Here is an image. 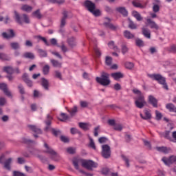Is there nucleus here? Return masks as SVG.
<instances>
[{
  "label": "nucleus",
  "instance_id": "obj_1",
  "mask_svg": "<svg viewBox=\"0 0 176 176\" xmlns=\"http://www.w3.org/2000/svg\"><path fill=\"white\" fill-rule=\"evenodd\" d=\"M73 164L76 170H79V164H81L84 168L90 170L91 171L93 168H97V167H98V164L94 162L93 160H82L78 158H74L73 160Z\"/></svg>",
  "mask_w": 176,
  "mask_h": 176
},
{
  "label": "nucleus",
  "instance_id": "obj_2",
  "mask_svg": "<svg viewBox=\"0 0 176 176\" xmlns=\"http://www.w3.org/2000/svg\"><path fill=\"white\" fill-rule=\"evenodd\" d=\"M133 92L134 94H136L135 104L137 108L142 109L146 105V101H145V98L144 97V94L141 92V91L135 88L133 89Z\"/></svg>",
  "mask_w": 176,
  "mask_h": 176
},
{
  "label": "nucleus",
  "instance_id": "obj_3",
  "mask_svg": "<svg viewBox=\"0 0 176 176\" xmlns=\"http://www.w3.org/2000/svg\"><path fill=\"white\" fill-rule=\"evenodd\" d=\"M148 78H151L153 80H157L158 83L162 85L164 89L166 90H168V87L167 86V83H166V78L160 74H148Z\"/></svg>",
  "mask_w": 176,
  "mask_h": 176
},
{
  "label": "nucleus",
  "instance_id": "obj_4",
  "mask_svg": "<svg viewBox=\"0 0 176 176\" xmlns=\"http://www.w3.org/2000/svg\"><path fill=\"white\" fill-rule=\"evenodd\" d=\"M14 14L15 20L19 24H23V23H25V24H30V23H31L30 16H28V15L23 14L21 16H20V14H18L16 11H14Z\"/></svg>",
  "mask_w": 176,
  "mask_h": 176
},
{
  "label": "nucleus",
  "instance_id": "obj_5",
  "mask_svg": "<svg viewBox=\"0 0 176 176\" xmlns=\"http://www.w3.org/2000/svg\"><path fill=\"white\" fill-rule=\"evenodd\" d=\"M96 82L102 85V86H108V85L111 83V80H109V74L105 72L102 73L101 77L96 78Z\"/></svg>",
  "mask_w": 176,
  "mask_h": 176
},
{
  "label": "nucleus",
  "instance_id": "obj_6",
  "mask_svg": "<svg viewBox=\"0 0 176 176\" xmlns=\"http://www.w3.org/2000/svg\"><path fill=\"white\" fill-rule=\"evenodd\" d=\"M85 6L94 16H97L101 14V12L99 11V10H96V5L93 2L87 0L85 3Z\"/></svg>",
  "mask_w": 176,
  "mask_h": 176
},
{
  "label": "nucleus",
  "instance_id": "obj_7",
  "mask_svg": "<svg viewBox=\"0 0 176 176\" xmlns=\"http://www.w3.org/2000/svg\"><path fill=\"white\" fill-rule=\"evenodd\" d=\"M102 155L104 159H109V157H111V147L108 144L102 146Z\"/></svg>",
  "mask_w": 176,
  "mask_h": 176
},
{
  "label": "nucleus",
  "instance_id": "obj_8",
  "mask_svg": "<svg viewBox=\"0 0 176 176\" xmlns=\"http://www.w3.org/2000/svg\"><path fill=\"white\" fill-rule=\"evenodd\" d=\"M44 146L46 149L47 153H49L52 159H53V160H58L57 157H58V155L57 154V153H56V151L49 147V145H47V144L46 143L44 144Z\"/></svg>",
  "mask_w": 176,
  "mask_h": 176
},
{
  "label": "nucleus",
  "instance_id": "obj_9",
  "mask_svg": "<svg viewBox=\"0 0 176 176\" xmlns=\"http://www.w3.org/2000/svg\"><path fill=\"white\" fill-rule=\"evenodd\" d=\"M163 163L166 164V166H170V164H176V157L170 156V157H164L162 159Z\"/></svg>",
  "mask_w": 176,
  "mask_h": 176
},
{
  "label": "nucleus",
  "instance_id": "obj_10",
  "mask_svg": "<svg viewBox=\"0 0 176 176\" xmlns=\"http://www.w3.org/2000/svg\"><path fill=\"white\" fill-rule=\"evenodd\" d=\"M146 24L150 26V28L159 30V25H157L156 22L152 21L151 19H146Z\"/></svg>",
  "mask_w": 176,
  "mask_h": 176
},
{
  "label": "nucleus",
  "instance_id": "obj_11",
  "mask_svg": "<svg viewBox=\"0 0 176 176\" xmlns=\"http://www.w3.org/2000/svg\"><path fill=\"white\" fill-rule=\"evenodd\" d=\"M2 36L6 39H10L12 38H14V32L13 31V30H10L7 32H3L2 34Z\"/></svg>",
  "mask_w": 176,
  "mask_h": 176
},
{
  "label": "nucleus",
  "instance_id": "obj_12",
  "mask_svg": "<svg viewBox=\"0 0 176 176\" xmlns=\"http://www.w3.org/2000/svg\"><path fill=\"white\" fill-rule=\"evenodd\" d=\"M148 102L151 104L154 108H157V99L153 97V96L150 95L148 96Z\"/></svg>",
  "mask_w": 176,
  "mask_h": 176
},
{
  "label": "nucleus",
  "instance_id": "obj_13",
  "mask_svg": "<svg viewBox=\"0 0 176 176\" xmlns=\"http://www.w3.org/2000/svg\"><path fill=\"white\" fill-rule=\"evenodd\" d=\"M0 89H1V90L3 91V92L5 93V94L6 96H8V97H12V94L10 93V91L9 90H8V87H7L6 84H5V83L0 84Z\"/></svg>",
  "mask_w": 176,
  "mask_h": 176
},
{
  "label": "nucleus",
  "instance_id": "obj_14",
  "mask_svg": "<svg viewBox=\"0 0 176 176\" xmlns=\"http://www.w3.org/2000/svg\"><path fill=\"white\" fill-rule=\"evenodd\" d=\"M22 79L25 82V83H26V85H27V86H28V87H32V81L31 80H30V78H28V74H24L22 76Z\"/></svg>",
  "mask_w": 176,
  "mask_h": 176
},
{
  "label": "nucleus",
  "instance_id": "obj_15",
  "mask_svg": "<svg viewBox=\"0 0 176 176\" xmlns=\"http://www.w3.org/2000/svg\"><path fill=\"white\" fill-rule=\"evenodd\" d=\"M142 32L144 36H145V38H147L148 39H151V30H149V29H148L146 27H143L142 28Z\"/></svg>",
  "mask_w": 176,
  "mask_h": 176
},
{
  "label": "nucleus",
  "instance_id": "obj_16",
  "mask_svg": "<svg viewBox=\"0 0 176 176\" xmlns=\"http://www.w3.org/2000/svg\"><path fill=\"white\" fill-rule=\"evenodd\" d=\"M144 115L145 116H144L142 113H140V117L142 118V119H144V120H148V119H151V118H152V114L151 113L150 110H144Z\"/></svg>",
  "mask_w": 176,
  "mask_h": 176
},
{
  "label": "nucleus",
  "instance_id": "obj_17",
  "mask_svg": "<svg viewBox=\"0 0 176 176\" xmlns=\"http://www.w3.org/2000/svg\"><path fill=\"white\" fill-rule=\"evenodd\" d=\"M108 46L110 49H112L114 50V52H117V53H120V49L119 47H118V46H116L115 45V42L113 41H110L108 43Z\"/></svg>",
  "mask_w": 176,
  "mask_h": 176
},
{
  "label": "nucleus",
  "instance_id": "obj_18",
  "mask_svg": "<svg viewBox=\"0 0 176 176\" xmlns=\"http://www.w3.org/2000/svg\"><path fill=\"white\" fill-rule=\"evenodd\" d=\"M111 76L115 80H119V79H122V78H123V74L120 72H116L111 74Z\"/></svg>",
  "mask_w": 176,
  "mask_h": 176
},
{
  "label": "nucleus",
  "instance_id": "obj_19",
  "mask_svg": "<svg viewBox=\"0 0 176 176\" xmlns=\"http://www.w3.org/2000/svg\"><path fill=\"white\" fill-rule=\"evenodd\" d=\"M79 127L80 129H82V130H89L91 127V125L89 123H85V122H80L79 123Z\"/></svg>",
  "mask_w": 176,
  "mask_h": 176
},
{
  "label": "nucleus",
  "instance_id": "obj_20",
  "mask_svg": "<svg viewBox=\"0 0 176 176\" xmlns=\"http://www.w3.org/2000/svg\"><path fill=\"white\" fill-rule=\"evenodd\" d=\"M41 85L44 87L45 90H49V81L47 79L41 78Z\"/></svg>",
  "mask_w": 176,
  "mask_h": 176
},
{
  "label": "nucleus",
  "instance_id": "obj_21",
  "mask_svg": "<svg viewBox=\"0 0 176 176\" xmlns=\"http://www.w3.org/2000/svg\"><path fill=\"white\" fill-rule=\"evenodd\" d=\"M157 151L159 152H162V153H169L171 152V148L167 147H157Z\"/></svg>",
  "mask_w": 176,
  "mask_h": 176
},
{
  "label": "nucleus",
  "instance_id": "obj_22",
  "mask_svg": "<svg viewBox=\"0 0 176 176\" xmlns=\"http://www.w3.org/2000/svg\"><path fill=\"white\" fill-rule=\"evenodd\" d=\"M58 119H59V120H60L61 122H67V120L69 119V116L64 113H60V116L58 118Z\"/></svg>",
  "mask_w": 176,
  "mask_h": 176
},
{
  "label": "nucleus",
  "instance_id": "obj_23",
  "mask_svg": "<svg viewBox=\"0 0 176 176\" xmlns=\"http://www.w3.org/2000/svg\"><path fill=\"white\" fill-rule=\"evenodd\" d=\"M63 17L61 19L60 26L64 27L65 25V19L68 17V12L67 11H63Z\"/></svg>",
  "mask_w": 176,
  "mask_h": 176
},
{
  "label": "nucleus",
  "instance_id": "obj_24",
  "mask_svg": "<svg viewBox=\"0 0 176 176\" xmlns=\"http://www.w3.org/2000/svg\"><path fill=\"white\" fill-rule=\"evenodd\" d=\"M132 15L138 21H141L142 20V16H141V14L138 13L137 11H133L132 12Z\"/></svg>",
  "mask_w": 176,
  "mask_h": 176
},
{
  "label": "nucleus",
  "instance_id": "obj_25",
  "mask_svg": "<svg viewBox=\"0 0 176 176\" xmlns=\"http://www.w3.org/2000/svg\"><path fill=\"white\" fill-rule=\"evenodd\" d=\"M116 10L118 11L119 13H121V14L123 16H127L128 14L127 10H126V8L124 7L117 8Z\"/></svg>",
  "mask_w": 176,
  "mask_h": 176
},
{
  "label": "nucleus",
  "instance_id": "obj_26",
  "mask_svg": "<svg viewBox=\"0 0 176 176\" xmlns=\"http://www.w3.org/2000/svg\"><path fill=\"white\" fill-rule=\"evenodd\" d=\"M12 158H9L6 160L4 162V167L7 170H10V164H12Z\"/></svg>",
  "mask_w": 176,
  "mask_h": 176
},
{
  "label": "nucleus",
  "instance_id": "obj_27",
  "mask_svg": "<svg viewBox=\"0 0 176 176\" xmlns=\"http://www.w3.org/2000/svg\"><path fill=\"white\" fill-rule=\"evenodd\" d=\"M21 10H23V12H27V13H30L32 10V7L28 5H23L21 7Z\"/></svg>",
  "mask_w": 176,
  "mask_h": 176
},
{
  "label": "nucleus",
  "instance_id": "obj_28",
  "mask_svg": "<svg viewBox=\"0 0 176 176\" xmlns=\"http://www.w3.org/2000/svg\"><path fill=\"white\" fill-rule=\"evenodd\" d=\"M3 71L4 72H6V74H8V75H12V74L14 72V70L12 67H5Z\"/></svg>",
  "mask_w": 176,
  "mask_h": 176
},
{
  "label": "nucleus",
  "instance_id": "obj_29",
  "mask_svg": "<svg viewBox=\"0 0 176 176\" xmlns=\"http://www.w3.org/2000/svg\"><path fill=\"white\" fill-rule=\"evenodd\" d=\"M124 36L126 38V39H133L134 38V34H131V32L126 30L124 32Z\"/></svg>",
  "mask_w": 176,
  "mask_h": 176
},
{
  "label": "nucleus",
  "instance_id": "obj_30",
  "mask_svg": "<svg viewBox=\"0 0 176 176\" xmlns=\"http://www.w3.org/2000/svg\"><path fill=\"white\" fill-rule=\"evenodd\" d=\"M28 127L30 129V130L34 131V133H37L38 134H41V133H42V131L34 125H28Z\"/></svg>",
  "mask_w": 176,
  "mask_h": 176
},
{
  "label": "nucleus",
  "instance_id": "obj_31",
  "mask_svg": "<svg viewBox=\"0 0 176 176\" xmlns=\"http://www.w3.org/2000/svg\"><path fill=\"white\" fill-rule=\"evenodd\" d=\"M23 57H25V58H30L31 60H34V58H35V55L31 52H25L23 54Z\"/></svg>",
  "mask_w": 176,
  "mask_h": 176
},
{
  "label": "nucleus",
  "instance_id": "obj_32",
  "mask_svg": "<svg viewBox=\"0 0 176 176\" xmlns=\"http://www.w3.org/2000/svg\"><path fill=\"white\" fill-rule=\"evenodd\" d=\"M129 27L131 30H137L138 26L137 24L134 23L131 20L129 19Z\"/></svg>",
  "mask_w": 176,
  "mask_h": 176
},
{
  "label": "nucleus",
  "instance_id": "obj_33",
  "mask_svg": "<svg viewBox=\"0 0 176 176\" xmlns=\"http://www.w3.org/2000/svg\"><path fill=\"white\" fill-rule=\"evenodd\" d=\"M104 25L107 27V28H109L110 30H112L113 31H115L116 28H118V26L112 25L111 23H107L104 22Z\"/></svg>",
  "mask_w": 176,
  "mask_h": 176
},
{
  "label": "nucleus",
  "instance_id": "obj_34",
  "mask_svg": "<svg viewBox=\"0 0 176 176\" xmlns=\"http://www.w3.org/2000/svg\"><path fill=\"white\" fill-rule=\"evenodd\" d=\"M166 108L170 111V112H175L176 113V107L173 104H166Z\"/></svg>",
  "mask_w": 176,
  "mask_h": 176
},
{
  "label": "nucleus",
  "instance_id": "obj_35",
  "mask_svg": "<svg viewBox=\"0 0 176 176\" xmlns=\"http://www.w3.org/2000/svg\"><path fill=\"white\" fill-rule=\"evenodd\" d=\"M51 63H52L53 67H55L56 68H60L61 67V64L60 63V62H58L54 59H51Z\"/></svg>",
  "mask_w": 176,
  "mask_h": 176
},
{
  "label": "nucleus",
  "instance_id": "obj_36",
  "mask_svg": "<svg viewBox=\"0 0 176 176\" xmlns=\"http://www.w3.org/2000/svg\"><path fill=\"white\" fill-rule=\"evenodd\" d=\"M52 120H53V117L52 116H50V114H48L47 116V120L45 121V124L47 126H50V124H52Z\"/></svg>",
  "mask_w": 176,
  "mask_h": 176
},
{
  "label": "nucleus",
  "instance_id": "obj_37",
  "mask_svg": "<svg viewBox=\"0 0 176 176\" xmlns=\"http://www.w3.org/2000/svg\"><path fill=\"white\" fill-rule=\"evenodd\" d=\"M68 112H69L72 116H74V115H75V113L78 112V107L74 106L73 108H72L70 110H68Z\"/></svg>",
  "mask_w": 176,
  "mask_h": 176
},
{
  "label": "nucleus",
  "instance_id": "obj_38",
  "mask_svg": "<svg viewBox=\"0 0 176 176\" xmlns=\"http://www.w3.org/2000/svg\"><path fill=\"white\" fill-rule=\"evenodd\" d=\"M121 52L122 54H126V53L129 52V47H127V45H126L125 44H122L121 45Z\"/></svg>",
  "mask_w": 176,
  "mask_h": 176
},
{
  "label": "nucleus",
  "instance_id": "obj_39",
  "mask_svg": "<svg viewBox=\"0 0 176 176\" xmlns=\"http://www.w3.org/2000/svg\"><path fill=\"white\" fill-rule=\"evenodd\" d=\"M124 65L125 68H126L127 69H133V68H134V63L131 62H126Z\"/></svg>",
  "mask_w": 176,
  "mask_h": 176
},
{
  "label": "nucleus",
  "instance_id": "obj_40",
  "mask_svg": "<svg viewBox=\"0 0 176 176\" xmlns=\"http://www.w3.org/2000/svg\"><path fill=\"white\" fill-rule=\"evenodd\" d=\"M50 70V67L48 65H46L43 68V72L44 75H47L49 74V71Z\"/></svg>",
  "mask_w": 176,
  "mask_h": 176
},
{
  "label": "nucleus",
  "instance_id": "obj_41",
  "mask_svg": "<svg viewBox=\"0 0 176 176\" xmlns=\"http://www.w3.org/2000/svg\"><path fill=\"white\" fill-rule=\"evenodd\" d=\"M135 44L138 45L139 47H142L144 46V41L140 38H137L135 40Z\"/></svg>",
  "mask_w": 176,
  "mask_h": 176
},
{
  "label": "nucleus",
  "instance_id": "obj_42",
  "mask_svg": "<svg viewBox=\"0 0 176 176\" xmlns=\"http://www.w3.org/2000/svg\"><path fill=\"white\" fill-rule=\"evenodd\" d=\"M68 43L70 46H75V45H76V41H75V38L72 37L69 38Z\"/></svg>",
  "mask_w": 176,
  "mask_h": 176
},
{
  "label": "nucleus",
  "instance_id": "obj_43",
  "mask_svg": "<svg viewBox=\"0 0 176 176\" xmlns=\"http://www.w3.org/2000/svg\"><path fill=\"white\" fill-rule=\"evenodd\" d=\"M32 15L34 16V17H36V19H41L42 17V15L41 14V12H39V10L33 12Z\"/></svg>",
  "mask_w": 176,
  "mask_h": 176
},
{
  "label": "nucleus",
  "instance_id": "obj_44",
  "mask_svg": "<svg viewBox=\"0 0 176 176\" xmlns=\"http://www.w3.org/2000/svg\"><path fill=\"white\" fill-rule=\"evenodd\" d=\"M36 38H38V39H41V41H43L44 43L47 46H50V43H49V42H47V40H46V38L45 37H42L41 36H37Z\"/></svg>",
  "mask_w": 176,
  "mask_h": 176
},
{
  "label": "nucleus",
  "instance_id": "obj_45",
  "mask_svg": "<svg viewBox=\"0 0 176 176\" xmlns=\"http://www.w3.org/2000/svg\"><path fill=\"white\" fill-rule=\"evenodd\" d=\"M105 63L107 65H111V64H112V58L110 56H107L105 59Z\"/></svg>",
  "mask_w": 176,
  "mask_h": 176
},
{
  "label": "nucleus",
  "instance_id": "obj_46",
  "mask_svg": "<svg viewBox=\"0 0 176 176\" xmlns=\"http://www.w3.org/2000/svg\"><path fill=\"white\" fill-rule=\"evenodd\" d=\"M10 46L12 49H14V50L20 48V45H19V43H11Z\"/></svg>",
  "mask_w": 176,
  "mask_h": 176
},
{
  "label": "nucleus",
  "instance_id": "obj_47",
  "mask_svg": "<svg viewBox=\"0 0 176 176\" xmlns=\"http://www.w3.org/2000/svg\"><path fill=\"white\" fill-rule=\"evenodd\" d=\"M123 129V126L120 124H117L114 125V130H117L118 131H121Z\"/></svg>",
  "mask_w": 176,
  "mask_h": 176
},
{
  "label": "nucleus",
  "instance_id": "obj_48",
  "mask_svg": "<svg viewBox=\"0 0 176 176\" xmlns=\"http://www.w3.org/2000/svg\"><path fill=\"white\" fill-rule=\"evenodd\" d=\"M38 54L41 57H46L47 56V53L42 50H38Z\"/></svg>",
  "mask_w": 176,
  "mask_h": 176
},
{
  "label": "nucleus",
  "instance_id": "obj_49",
  "mask_svg": "<svg viewBox=\"0 0 176 176\" xmlns=\"http://www.w3.org/2000/svg\"><path fill=\"white\" fill-rule=\"evenodd\" d=\"M89 146L91 148H92V149L96 150V144H94V141L93 140V139L91 138H89Z\"/></svg>",
  "mask_w": 176,
  "mask_h": 176
},
{
  "label": "nucleus",
  "instance_id": "obj_50",
  "mask_svg": "<svg viewBox=\"0 0 176 176\" xmlns=\"http://www.w3.org/2000/svg\"><path fill=\"white\" fill-rule=\"evenodd\" d=\"M67 151L68 153H70L72 155L76 152V149L75 148H72V147L67 148Z\"/></svg>",
  "mask_w": 176,
  "mask_h": 176
},
{
  "label": "nucleus",
  "instance_id": "obj_51",
  "mask_svg": "<svg viewBox=\"0 0 176 176\" xmlns=\"http://www.w3.org/2000/svg\"><path fill=\"white\" fill-rule=\"evenodd\" d=\"M98 141L100 144H104V142H107L108 141V138L105 137H102L98 139Z\"/></svg>",
  "mask_w": 176,
  "mask_h": 176
},
{
  "label": "nucleus",
  "instance_id": "obj_52",
  "mask_svg": "<svg viewBox=\"0 0 176 176\" xmlns=\"http://www.w3.org/2000/svg\"><path fill=\"white\" fill-rule=\"evenodd\" d=\"M80 104L82 108H86L89 105V103L86 101L81 100Z\"/></svg>",
  "mask_w": 176,
  "mask_h": 176
},
{
  "label": "nucleus",
  "instance_id": "obj_53",
  "mask_svg": "<svg viewBox=\"0 0 176 176\" xmlns=\"http://www.w3.org/2000/svg\"><path fill=\"white\" fill-rule=\"evenodd\" d=\"M156 120H160L162 119V113L159 112V111H155Z\"/></svg>",
  "mask_w": 176,
  "mask_h": 176
},
{
  "label": "nucleus",
  "instance_id": "obj_54",
  "mask_svg": "<svg viewBox=\"0 0 176 176\" xmlns=\"http://www.w3.org/2000/svg\"><path fill=\"white\" fill-rule=\"evenodd\" d=\"M133 6H135L136 8H144V6H142V5H141V3H140L135 1H133Z\"/></svg>",
  "mask_w": 176,
  "mask_h": 176
},
{
  "label": "nucleus",
  "instance_id": "obj_55",
  "mask_svg": "<svg viewBox=\"0 0 176 176\" xmlns=\"http://www.w3.org/2000/svg\"><path fill=\"white\" fill-rule=\"evenodd\" d=\"M163 137L164 138H167V140H170V131H166L163 133Z\"/></svg>",
  "mask_w": 176,
  "mask_h": 176
},
{
  "label": "nucleus",
  "instance_id": "obj_56",
  "mask_svg": "<svg viewBox=\"0 0 176 176\" xmlns=\"http://www.w3.org/2000/svg\"><path fill=\"white\" fill-rule=\"evenodd\" d=\"M95 54L97 57H100L101 56V52H100V50L97 47L94 48Z\"/></svg>",
  "mask_w": 176,
  "mask_h": 176
},
{
  "label": "nucleus",
  "instance_id": "obj_57",
  "mask_svg": "<svg viewBox=\"0 0 176 176\" xmlns=\"http://www.w3.org/2000/svg\"><path fill=\"white\" fill-rule=\"evenodd\" d=\"M56 78H58V79H63L61 77V73L58 71H55L54 72Z\"/></svg>",
  "mask_w": 176,
  "mask_h": 176
},
{
  "label": "nucleus",
  "instance_id": "obj_58",
  "mask_svg": "<svg viewBox=\"0 0 176 176\" xmlns=\"http://www.w3.org/2000/svg\"><path fill=\"white\" fill-rule=\"evenodd\" d=\"M160 8L157 5H154L153 7V10L155 13H157L159 12Z\"/></svg>",
  "mask_w": 176,
  "mask_h": 176
},
{
  "label": "nucleus",
  "instance_id": "obj_59",
  "mask_svg": "<svg viewBox=\"0 0 176 176\" xmlns=\"http://www.w3.org/2000/svg\"><path fill=\"white\" fill-rule=\"evenodd\" d=\"M98 130H100V126H96L94 129V135H95V137L98 136Z\"/></svg>",
  "mask_w": 176,
  "mask_h": 176
},
{
  "label": "nucleus",
  "instance_id": "obj_60",
  "mask_svg": "<svg viewBox=\"0 0 176 176\" xmlns=\"http://www.w3.org/2000/svg\"><path fill=\"white\" fill-rule=\"evenodd\" d=\"M13 175L14 176H25V175H24L23 173H21L17 172V171H14Z\"/></svg>",
  "mask_w": 176,
  "mask_h": 176
},
{
  "label": "nucleus",
  "instance_id": "obj_61",
  "mask_svg": "<svg viewBox=\"0 0 176 176\" xmlns=\"http://www.w3.org/2000/svg\"><path fill=\"white\" fill-rule=\"evenodd\" d=\"M0 60H8V56L5 54L0 53Z\"/></svg>",
  "mask_w": 176,
  "mask_h": 176
},
{
  "label": "nucleus",
  "instance_id": "obj_62",
  "mask_svg": "<svg viewBox=\"0 0 176 176\" xmlns=\"http://www.w3.org/2000/svg\"><path fill=\"white\" fill-rule=\"evenodd\" d=\"M60 140H61V141H63V142H68V141H69L68 138H67L65 136H60Z\"/></svg>",
  "mask_w": 176,
  "mask_h": 176
},
{
  "label": "nucleus",
  "instance_id": "obj_63",
  "mask_svg": "<svg viewBox=\"0 0 176 176\" xmlns=\"http://www.w3.org/2000/svg\"><path fill=\"white\" fill-rule=\"evenodd\" d=\"M18 89H19V91L21 94H24V87H23V85H19Z\"/></svg>",
  "mask_w": 176,
  "mask_h": 176
},
{
  "label": "nucleus",
  "instance_id": "obj_64",
  "mask_svg": "<svg viewBox=\"0 0 176 176\" xmlns=\"http://www.w3.org/2000/svg\"><path fill=\"white\" fill-rule=\"evenodd\" d=\"M5 104H6L5 98H0V105H5Z\"/></svg>",
  "mask_w": 176,
  "mask_h": 176
}]
</instances>
